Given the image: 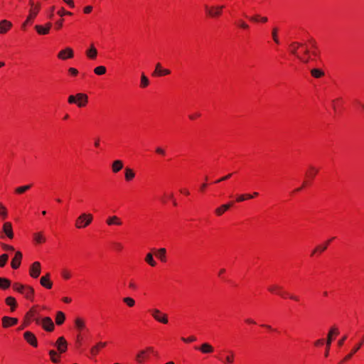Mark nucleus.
<instances>
[{"instance_id":"864d4df0","label":"nucleus","mask_w":364,"mask_h":364,"mask_svg":"<svg viewBox=\"0 0 364 364\" xmlns=\"http://www.w3.org/2000/svg\"><path fill=\"white\" fill-rule=\"evenodd\" d=\"M77 95H70L68 97V103L70 104H76L77 103Z\"/></svg>"},{"instance_id":"c85d7f7f","label":"nucleus","mask_w":364,"mask_h":364,"mask_svg":"<svg viewBox=\"0 0 364 364\" xmlns=\"http://www.w3.org/2000/svg\"><path fill=\"white\" fill-rule=\"evenodd\" d=\"M65 319V314L62 311H58L55 317V323L57 325H61L63 323Z\"/></svg>"},{"instance_id":"680f3d73","label":"nucleus","mask_w":364,"mask_h":364,"mask_svg":"<svg viewBox=\"0 0 364 364\" xmlns=\"http://www.w3.org/2000/svg\"><path fill=\"white\" fill-rule=\"evenodd\" d=\"M34 315H35V312L32 310L29 311L27 314H26V317L27 318H34Z\"/></svg>"},{"instance_id":"c756f323","label":"nucleus","mask_w":364,"mask_h":364,"mask_svg":"<svg viewBox=\"0 0 364 364\" xmlns=\"http://www.w3.org/2000/svg\"><path fill=\"white\" fill-rule=\"evenodd\" d=\"M363 345V342H360L356 344L352 349L351 352L345 357V360H349L351 357Z\"/></svg>"},{"instance_id":"f3484780","label":"nucleus","mask_w":364,"mask_h":364,"mask_svg":"<svg viewBox=\"0 0 364 364\" xmlns=\"http://www.w3.org/2000/svg\"><path fill=\"white\" fill-rule=\"evenodd\" d=\"M50 27H51V23H46V27H43V26H40V25H36L35 26V28H36V31L39 34H41V35H46V34H48L49 33Z\"/></svg>"},{"instance_id":"a19ab883","label":"nucleus","mask_w":364,"mask_h":364,"mask_svg":"<svg viewBox=\"0 0 364 364\" xmlns=\"http://www.w3.org/2000/svg\"><path fill=\"white\" fill-rule=\"evenodd\" d=\"M146 350H141L136 357V361L139 363H142L145 358Z\"/></svg>"},{"instance_id":"bf43d9fd","label":"nucleus","mask_w":364,"mask_h":364,"mask_svg":"<svg viewBox=\"0 0 364 364\" xmlns=\"http://www.w3.org/2000/svg\"><path fill=\"white\" fill-rule=\"evenodd\" d=\"M247 194L246 195H240L237 198V202H242L244 201L245 199H247Z\"/></svg>"},{"instance_id":"58836bf2","label":"nucleus","mask_w":364,"mask_h":364,"mask_svg":"<svg viewBox=\"0 0 364 364\" xmlns=\"http://www.w3.org/2000/svg\"><path fill=\"white\" fill-rule=\"evenodd\" d=\"M75 326L77 327V328L80 331L82 330L85 327V322L80 318H77L75 320Z\"/></svg>"},{"instance_id":"e433bc0d","label":"nucleus","mask_w":364,"mask_h":364,"mask_svg":"<svg viewBox=\"0 0 364 364\" xmlns=\"http://www.w3.org/2000/svg\"><path fill=\"white\" fill-rule=\"evenodd\" d=\"M166 250L165 248L158 250L156 257H158L162 262L166 261Z\"/></svg>"},{"instance_id":"3c124183","label":"nucleus","mask_w":364,"mask_h":364,"mask_svg":"<svg viewBox=\"0 0 364 364\" xmlns=\"http://www.w3.org/2000/svg\"><path fill=\"white\" fill-rule=\"evenodd\" d=\"M277 31L278 30L277 28H274L272 29V38H273L274 41L278 44L279 43V38L277 36Z\"/></svg>"},{"instance_id":"774afa93","label":"nucleus","mask_w":364,"mask_h":364,"mask_svg":"<svg viewBox=\"0 0 364 364\" xmlns=\"http://www.w3.org/2000/svg\"><path fill=\"white\" fill-rule=\"evenodd\" d=\"M250 19L251 21H252L256 22V21H258L259 20H260V16H259V15H255V16H251V17L250 18Z\"/></svg>"},{"instance_id":"de8ad7c7","label":"nucleus","mask_w":364,"mask_h":364,"mask_svg":"<svg viewBox=\"0 0 364 364\" xmlns=\"http://www.w3.org/2000/svg\"><path fill=\"white\" fill-rule=\"evenodd\" d=\"M49 355L50 356V358H51V360L53 362V363H58L59 362V360L58 358H56L57 356V353L54 350H50L49 351Z\"/></svg>"},{"instance_id":"4d7b16f0","label":"nucleus","mask_w":364,"mask_h":364,"mask_svg":"<svg viewBox=\"0 0 364 364\" xmlns=\"http://www.w3.org/2000/svg\"><path fill=\"white\" fill-rule=\"evenodd\" d=\"M58 14L60 16H63V15H72L71 12L65 11L63 8H62L60 11H58Z\"/></svg>"},{"instance_id":"13d9d810","label":"nucleus","mask_w":364,"mask_h":364,"mask_svg":"<svg viewBox=\"0 0 364 364\" xmlns=\"http://www.w3.org/2000/svg\"><path fill=\"white\" fill-rule=\"evenodd\" d=\"M2 247L4 250L6 251H14V248L12 246L8 245H3Z\"/></svg>"},{"instance_id":"7c9ffc66","label":"nucleus","mask_w":364,"mask_h":364,"mask_svg":"<svg viewBox=\"0 0 364 364\" xmlns=\"http://www.w3.org/2000/svg\"><path fill=\"white\" fill-rule=\"evenodd\" d=\"M33 240L36 243L41 244L46 241V237L42 232H36L33 234Z\"/></svg>"},{"instance_id":"2f4dec72","label":"nucleus","mask_w":364,"mask_h":364,"mask_svg":"<svg viewBox=\"0 0 364 364\" xmlns=\"http://www.w3.org/2000/svg\"><path fill=\"white\" fill-rule=\"evenodd\" d=\"M31 186H32L31 184H28V185L22 186H18V187L15 188V193L16 194H23V193H25L26 191L29 190L31 188Z\"/></svg>"},{"instance_id":"6e6d98bb","label":"nucleus","mask_w":364,"mask_h":364,"mask_svg":"<svg viewBox=\"0 0 364 364\" xmlns=\"http://www.w3.org/2000/svg\"><path fill=\"white\" fill-rule=\"evenodd\" d=\"M181 340L186 343H190V342H193V341H196V338L195 336H190L187 338H182Z\"/></svg>"},{"instance_id":"0eeeda50","label":"nucleus","mask_w":364,"mask_h":364,"mask_svg":"<svg viewBox=\"0 0 364 364\" xmlns=\"http://www.w3.org/2000/svg\"><path fill=\"white\" fill-rule=\"evenodd\" d=\"M41 274V264L38 262H35L30 267V275L33 278H37Z\"/></svg>"},{"instance_id":"9d476101","label":"nucleus","mask_w":364,"mask_h":364,"mask_svg":"<svg viewBox=\"0 0 364 364\" xmlns=\"http://www.w3.org/2000/svg\"><path fill=\"white\" fill-rule=\"evenodd\" d=\"M60 59L65 60L73 57V50L70 48H67L62 50L58 55Z\"/></svg>"},{"instance_id":"5fc2aeb1","label":"nucleus","mask_w":364,"mask_h":364,"mask_svg":"<svg viewBox=\"0 0 364 364\" xmlns=\"http://www.w3.org/2000/svg\"><path fill=\"white\" fill-rule=\"evenodd\" d=\"M333 239H334V237H333L331 240H328V241L325 243V245H324L318 247V249H319V251H320V252H323V251H325V250L327 249V247H328V245L329 242H330Z\"/></svg>"},{"instance_id":"6e6552de","label":"nucleus","mask_w":364,"mask_h":364,"mask_svg":"<svg viewBox=\"0 0 364 364\" xmlns=\"http://www.w3.org/2000/svg\"><path fill=\"white\" fill-rule=\"evenodd\" d=\"M171 71L168 69H164L161 67V63H158L156 65V69L153 72L152 75L153 76H162L170 74Z\"/></svg>"},{"instance_id":"ea45409f","label":"nucleus","mask_w":364,"mask_h":364,"mask_svg":"<svg viewBox=\"0 0 364 364\" xmlns=\"http://www.w3.org/2000/svg\"><path fill=\"white\" fill-rule=\"evenodd\" d=\"M318 169L316 168H315L314 166H309V172L307 173V176L310 177V178H314L316 173H318Z\"/></svg>"},{"instance_id":"ddd939ff","label":"nucleus","mask_w":364,"mask_h":364,"mask_svg":"<svg viewBox=\"0 0 364 364\" xmlns=\"http://www.w3.org/2000/svg\"><path fill=\"white\" fill-rule=\"evenodd\" d=\"M77 105L79 107H85L88 101V97L83 93L77 94Z\"/></svg>"},{"instance_id":"c03bdc74","label":"nucleus","mask_w":364,"mask_h":364,"mask_svg":"<svg viewBox=\"0 0 364 364\" xmlns=\"http://www.w3.org/2000/svg\"><path fill=\"white\" fill-rule=\"evenodd\" d=\"M149 83V80L147 77L144 74H142L141 77V86L142 87H146L148 86Z\"/></svg>"},{"instance_id":"2eb2a0df","label":"nucleus","mask_w":364,"mask_h":364,"mask_svg":"<svg viewBox=\"0 0 364 364\" xmlns=\"http://www.w3.org/2000/svg\"><path fill=\"white\" fill-rule=\"evenodd\" d=\"M39 9H40L39 4H38L35 7L31 8V9L30 10V14H29L26 22L23 23V26H25L26 23L30 22L33 18H34L36 16Z\"/></svg>"},{"instance_id":"393cba45","label":"nucleus","mask_w":364,"mask_h":364,"mask_svg":"<svg viewBox=\"0 0 364 364\" xmlns=\"http://www.w3.org/2000/svg\"><path fill=\"white\" fill-rule=\"evenodd\" d=\"M123 168V163L121 160L114 161L112 165V171L114 173L119 172Z\"/></svg>"},{"instance_id":"052dcab7","label":"nucleus","mask_w":364,"mask_h":364,"mask_svg":"<svg viewBox=\"0 0 364 364\" xmlns=\"http://www.w3.org/2000/svg\"><path fill=\"white\" fill-rule=\"evenodd\" d=\"M231 176H232V173H229V174H228V175H226V176H225L222 177L220 179L218 180V181H216V183H219V182H220V181H225V180H227V179L230 178Z\"/></svg>"},{"instance_id":"39448f33","label":"nucleus","mask_w":364,"mask_h":364,"mask_svg":"<svg viewBox=\"0 0 364 364\" xmlns=\"http://www.w3.org/2000/svg\"><path fill=\"white\" fill-rule=\"evenodd\" d=\"M55 346L58 348V350L60 353H65L67 350L68 343L63 336L58 338Z\"/></svg>"},{"instance_id":"473e14b6","label":"nucleus","mask_w":364,"mask_h":364,"mask_svg":"<svg viewBox=\"0 0 364 364\" xmlns=\"http://www.w3.org/2000/svg\"><path fill=\"white\" fill-rule=\"evenodd\" d=\"M10 285L11 282L8 279L0 277V289H6Z\"/></svg>"},{"instance_id":"f704fd0d","label":"nucleus","mask_w":364,"mask_h":364,"mask_svg":"<svg viewBox=\"0 0 364 364\" xmlns=\"http://www.w3.org/2000/svg\"><path fill=\"white\" fill-rule=\"evenodd\" d=\"M229 208H230V205H223L220 207L215 209V213L217 215L220 216Z\"/></svg>"},{"instance_id":"20e7f679","label":"nucleus","mask_w":364,"mask_h":364,"mask_svg":"<svg viewBox=\"0 0 364 364\" xmlns=\"http://www.w3.org/2000/svg\"><path fill=\"white\" fill-rule=\"evenodd\" d=\"M338 333H339L338 329L336 327L331 328L330 331L328 332V334L327 336V341H326V353H325L326 357H327L328 355L329 348H330L331 344L332 343V341H333L332 335L333 334L337 335V334H338Z\"/></svg>"},{"instance_id":"a878e982","label":"nucleus","mask_w":364,"mask_h":364,"mask_svg":"<svg viewBox=\"0 0 364 364\" xmlns=\"http://www.w3.org/2000/svg\"><path fill=\"white\" fill-rule=\"evenodd\" d=\"M107 224L108 225H121L122 221L120 220V219L118 217L114 215V216L109 217L107 219Z\"/></svg>"},{"instance_id":"7ed1b4c3","label":"nucleus","mask_w":364,"mask_h":364,"mask_svg":"<svg viewBox=\"0 0 364 364\" xmlns=\"http://www.w3.org/2000/svg\"><path fill=\"white\" fill-rule=\"evenodd\" d=\"M151 314L152 316L159 322H161L162 323H168V318L167 315L165 314H162L159 309H153L151 310Z\"/></svg>"},{"instance_id":"4c0bfd02","label":"nucleus","mask_w":364,"mask_h":364,"mask_svg":"<svg viewBox=\"0 0 364 364\" xmlns=\"http://www.w3.org/2000/svg\"><path fill=\"white\" fill-rule=\"evenodd\" d=\"M146 262L151 265V267H155L156 264V262L154 259L153 255L151 253H148L146 255V257L145 258Z\"/></svg>"},{"instance_id":"4468645a","label":"nucleus","mask_w":364,"mask_h":364,"mask_svg":"<svg viewBox=\"0 0 364 364\" xmlns=\"http://www.w3.org/2000/svg\"><path fill=\"white\" fill-rule=\"evenodd\" d=\"M22 259V254L21 252L18 251L16 252L14 259L11 261V267L14 269H17L19 267L21 264V260Z\"/></svg>"},{"instance_id":"79ce46f5","label":"nucleus","mask_w":364,"mask_h":364,"mask_svg":"<svg viewBox=\"0 0 364 364\" xmlns=\"http://www.w3.org/2000/svg\"><path fill=\"white\" fill-rule=\"evenodd\" d=\"M94 72L96 75H101L106 73V68L105 66H98L95 68Z\"/></svg>"},{"instance_id":"8fccbe9b","label":"nucleus","mask_w":364,"mask_h":364,"mask_svg":"<svg viewBox=\"0 0 364 364\" xmlns=\"http://www.w3.org/2000/svg\"><path fill=\"white\" fill-rule=\"evenodd\" d=\"M61 275L65 279H69L71 277V274L67 269L61 270Z\"/></svg>"},{"instance_id":"603ef678","label":"nucleus","mask_w":364,"mask_h":364,"mask_svg":"<svg viewBox=\"0 0 364 364\" xmlns=\"http://www.w3.org/2000/svg\"><path fill=\"white\" fill-rule=\"evenodd\" d=\"M237 25L238 26H240V28H244V29H247L249 28V26L247 23H246L244 21L242 20H239L236 22Z\"/></svg>"},{"instance_id":"4be33fe9","label":"nucleus","mask_w":364,"mask_h":364,"mask_svg":"<svg viewBox=\"0 0 364 364\" xmlns=\"http://www.w3.org/2000/svg\"><path fill=\"white\" fill-rule=\"evenodd\" d=\"M196 349L200 350L203 353H210L213 351V347L208 343H203L200 348L196 347Z\"/></svg>"},{"instance_id":"0e129e2a","label":"nucleus","mask_w":364,"mask_h":364,"mask_svg":"<svg viewBox=\"0 0 364 364\" xmlns=\"http://www.w3.org/2000/svg\"><path fill=\"white\" fill-rule=\"evenodd\" d=\"M156 152L157 154H161V155H163V156H164V155H165V151H164V149H162V148H161V147H157V148L156 149Z\"/></svg>"},{"instance_id":"aec40b11","label":"nucleus","mask_w":364,"mask_h":364,"mask_svg":"<svg viewBox=\"0 0 364 364\" xmlns=\"http://www.w3.org/2000/svg\"><path fill=\"white\" fill-rule=\"evenodd\" d=\"M11 26L12 24L10 21L2 20L0 22V33H5L11 28Z\"/></svg>"},{"instance_id":"c9c22d12","label":"nucleus","mask_w":364,"mask_h":364,"mask_svg":"<svg viewBox=\"0 0 364 364\" xmlns=\"http://www.w3.org/2000/svg\"><path fill=\"white\" fill-rule=\"evenodd\" d=\"M311 74L316 78H319L324 75V73L319 69L314 68L311 70Z\"/></svg>"},{"instance_id":"cd10ccee","label":"nucleus","mask_w":364,"mask_h":364,"mask_svg":"<svg viewBox=\"0 0 364 364\" xmlns=\"http://www.w3.org/2000/svg\"><path fill=\"white\" fill-rule=\"evenodd\" d=\"M87 56L90 59H95L97 55V50L93 45L86 51Z\"/></svg>"},{"instance_id":"dca6fc26","label":"nucleus","mask_w":364,"mask_h":364,"mask_svg":"<svg viewBox=\"0 0 364 364\" xmlns=\"http://www.w3.org/2000/svg\"><path fill=\"white\" fill-rule=\"evenodd\" d=\"M3 231L9 238L12 239L14 237L12 225L11 223L6 222L4 224Z\"/></svg>"},{"instance_id":"f8f14e48","label":"nucleus","mask_w":364,"mask_h":364,"mask_svg":"<svg viewBox=\"0 0 364 364\" xmlns=\"http://www.w3.org/2000/svg\"><path fill=\"white\" fill-rule=\"evenodd\" d=\"M24 338L26 340L28 343H29L31 346L36 347L37 346V340L35 335L30 332L26 331L24 333Z\"/></svg>"},{"instance_id":"338daca9","label":"nucleus","mask_w":364,"mask_h":364,"mask_svg":"<svg viewBox=\"0 0 364 364\" xmlns=\"http://www.w3.org/2000/svg\"><path fill=\"white\" fill-rule=\"evenodd\" d=\"M92 10V7L91 6H87L84 8V12L85 14H90Z\"/></svg>"},{"instance_id":"72a5a7b5","label":"nucleus","mask_w":364,"mask_h":364,"mask_svg":"<svg viewBox=\"0 0 364 364\" xmlns=\"http://www.w3.org/2000/svg\"><path fill=\"white\" fill-rule=\"evenodd\" d=\"M6 303L7 305L11 306V310L14 311L16 306V301L15 298L12 296H9L6 299Z\"/></svg>"},{"instance_id":"a18cd8bd","label":"nucleus","mask_w":364,"mask_h":364,"mask_svg":"<svg viewBox=\"0 0 364 364\" xmlns=\"http://www.w3.org/2000/svg\"><path fill=\"white\" fill-rule=\"evenodd\" d=\"M8 259H9V255L7 254H3L0 256V267H3L6 264Z\"/></svg>"},{"instance_id":"49530a36","label":"nucleus","mask_w":364,"mask_h":364,"mask_svg":"<svg viewBox=\"0 0 364 364\" xmlns=\"http://www.w3.org/2000/svg\"><path fill=\"white\" fill-rule=\"evenodd\" d=\"M26 287V286L24 285H22L21 284H18V283H16L13 285V288L15 291L22 294L24 288Z\"/></svg>"},{"instance_id":"a211bd4d","label":"nucleus","mask_w":364,"mask_h":364,"mask_svg":"<svg viewBox=\"0 0 364 364\" xmlns=\"http://www.w3.org/2000/svg\"><path fill=\"white\" fill-rule=\"evenodd\" d=\"M303 46L302 43L298 42H292L289 45L290 52L291 54L296 56L298 58H301V56L298 54L297 50L299 47Z\"/></svg>"},{"instance_id":"1a4fd4ad","label":"nucleus","mask_w":364,"mask_h":364,"mask_svg":"<svg viewBox=\"0 0 364 364\" xmlns=\"http://www.w3.org/2000/svg\"><path fill=\"white\" fill-rule=\"evenodd\" d=\"M268 290L272 293L281 296L282 297H285L287 295V293L282 291V287L277 284L270 285L268 287Z\"/></svg>"},{"instance_id":"69168bd1","label":"nucleus","mask_w":364,"mask_h":364,"mask_svg":"<svg viewBox=\"0 0 364 364\" xmlns=\"http://www.w3.org/2000/svg\"><path fill=\"white\" fill-rule=\"evenodd\" d=\"M63 19H60L59 21H58L56 23H55V25H56V28L57 29H60L63 26Z\"/></svg>"},{"instance_id":"e2e57ef3","label":"nucleus","mask_w":364,"mask_h":364,"mask_svg":"<svg viewBox=\"0 0 364 364\" xmlns=\"http://www.w3.org/2000/svg\"><path fill=\"white\" fill-rule=\"evenodd\" d=\"M68 71L73 75H76L78 73L77 70L74 68H69Z\"/></svg>"},{"instance_id":"5701e85b","label":"nucleus","mask_w":364,"mask_h":364,"mask_svg":"<svg viewBox=\"0 0 364 364\" xmlns=\"http://www.w3.org/2000/svg\"><path fill=\"white\" fill-rule=\"evenodd\" d=\"M106 345H107V343H105V342L97 343L95 346L92 347V348L90 349V353L92 355H96L98 353L100 348L106 346Z\"/></svg>"},{"instance_id":"f257e3e1","label":"nucleus","mask_w":364,"mask_h":364,"mask_svg":"<svg viewBox=\"0 0 364 364\" xmlns=\"http://www.w3.org/2000/svg\"><path fill=\"white\" fill-rule=\"evenodd\" d=\"M93 217L90 213H82L75 220V227L78 229L85 228L92 221Z\"/></svg>"},{"instance_id":"9b49d317","label":"nucleus","mask_w":364,"mask_h":364,"mask_svg":"<svg viewBox=\"0 0 364 364\" xmlns=\"http://www.w3.org/2000/svg\"><path fill=\"white\" fill-rule=\"evenodd\" d=\"M18 323V319L9 316H4L2 318V325L4 328H8L14 326Z\"/></svg>"},{"instance_id":"37998d69","label":"nucleus","mask_w":364,"mask_h":364,"mask_svg":"<svg viewBox=\"0 0 364 364\" xmlns=\"http://www.w3.org/2000/svg\"><path fill=\"white\" fill-rule=\"evenodd\" d=\"M123 301L129 307H132L135 304V301L131 297L124 298Z\"/></svg>"},{"instance_id":"6ab92c4d","label":"nucleus","mask_w":364,"mask_h":364,"mask_svg":"<svg viewBox=\"0 0 364 364\" xmlns=\"http://www.w3.org/2000/svg\"><path fill=\"white\" fill-rule=\"evenodd\" d=\"M40 282L43 287L47 289L52 288L53 283L50 281V274L48 273L41 278Z\"/></svg>"},{"instance_id":"412c9836","label":"nucleus","mask_w":364,"mask_h":364,"mask_svg":"<svg viewBox=\"0 0 364 364\" xmlns=\"http://www.w3.org/2000/svg\"><path fill=\"white\" fill-rule=\"evenodd\" d=\"M27 299L33 300L34 295V289L28 286H26L22 294Z\"/></svg>"},{"instance_id":"b1692460","label":"nucleus","mask_w":364,"mask_h":364,"mask_svg":"<svg viewBox=\"0 0 364 364\" xmlns=\"http://www.w3.org/2000/svg\"><path fill=\"white\" fill-rule=\"evenodd\" d=\"M228 355L225 356L223 363L225 364H232L235 359V353L232 350H228Z\"/></svg>"},{"instance_id":"09e8293b","label":"nucleus","mask_w":364,"mask_h":364,"mask_svg":"<svg viewBox=\"0 0 364 364\" xmlns=\"http://www.w3.org/2000/svg\"><path fill=\"white\" fill-rule=\"evenodd\" d=\"M0 215L5 219L7 217V210L5 206L0 203Z\"/></svg>"},{"instance_id":"423d86ee","label":"nucleus","mask_w":364,"mask_h":364,"mask_svg":"<svg viewBox=\"0 0 364 364\" xmlns=\"http://www.w3.org/2000/svg\"><path fill=\"white\" fill-rule=\"evenodd\" d=\"M42 327L47 331H53L54 329V323L50 317H45L41 320Z\"/></svg>"},{"instance_id":"bb28decb","label":"nucleus","mask_w":364,"mask_h":364,"mask_svg":"<svg viewBox=\"0 0 364 364\" xmlns=\"http://www.w3.org/2000/svg\"><path fill=\"white\" fill-rule=\"evenodd\" d=\"M124 176H125V180L127 181H129L134 178L135 173L132 168H130L129 167H126L125 170H124Z\"/></svg>"},{"instance_id":"f03ea898","label":"nucleus","mask_w":364,"mask_h":364,"mask_svg":"<svg viewBox=\"0 0 364 364\" xmlns=\"http://www.w3.org/2000/svg\"><path fill=\"white\" fill-rule=\"evenodd\" d=\"M206 14L210 17H218L221 15L222 11L224 8V6H208V5H205L204 6Z\"/></svg>"}]
</instances>
